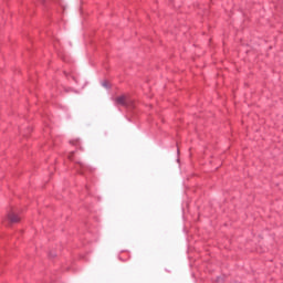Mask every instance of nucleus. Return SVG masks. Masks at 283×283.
<instances>
[{
  "label": "nucleus",
  "mask_w": 283,
  "mask_h": 283,
  "mask_svg": "<svg viewBox=\"0 0 283 283\" xmlns=\"http://www.w3.org/2000/svg\"><path fill=\"white\" fill-rule=\"evenodd\" d=\"M102 85H103V87H106V88L109 87V83H107V81H104V82L102 83Z\"/></svg>",
  "instance_id": "obj_3"
},
{
  "label": "nucleus",
  "mask_w": 283,
  "mask_h": 283,
  "mask_svg": "<svg viewBox=\"0 0 283 283\" xmlns=\"http://www.w3.org/2000/svg\"><path fill=\"white\" fill-rule=\"evenodd\" d=\"M116 105H120L122 107H129V102L125 95H120L115 99Z\"/></svg>",
  "instance_id": "obj_1"
},
{
  "label": "nucleus",
  "mask_w": 283,
  "mask_h": 283,
  "mask_svg": "<svg viewBox=\"0 0 283 283\" xmlns=\"http://www.w3.org/2000/svg\"><path fill=\"white\" fill-rule=\"evenodd\" d=\"M10 222H19V220H21V218H19L18 214H15L14 212H11L9 216H8Z\"/></svg>",
  "instance_id": "obj_2"
}]
</instances>
